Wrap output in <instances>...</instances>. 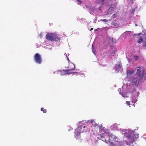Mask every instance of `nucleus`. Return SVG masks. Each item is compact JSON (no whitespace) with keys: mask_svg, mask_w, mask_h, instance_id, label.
I'll return each instance as SVG.
<instances>
[{"mask_svg":"<svg viewBox=\"0 0 146 146\" xmlns=\"http://www.w3.org/2000/svg\"><path fill=\"white\" fill-rule=\"evenodd\" d=\"M128 139L127 141H126V144L127 145H130L132 144L136 139L137 137L134 132L129 133L127 136Z\"/></svg>","mask_w":146,"mask_h":146,"instance_id":"obj_1","label":"nucleus"},{"mask_svg":"<svg viewBox=\"0 0 146 146\" xmlns=\"http://www.w3.org/2000/svg\"><path fill=\"white\" fill-rule=\"evenodd\" d=\"M46 38L49 40H56L58 39V36L56 34L53 33H48L46 36Z\"/></svg>","mask_w":146,"mask_h":146,"instance_id":"obj_2","label":"nucleus"},{"mask_svg":"<svg viewBox=\"0 0 146 146\" xmlns=\"http://www.w3.org/2000/svg\"><path fill=\"white\" fill-rule=\"evenodd\" d=\"M137 71L136 74L137 76L139 78H141L143 77L144 75V69L143 67H137L136 68Z\"/></svg>","mask_w":146,"mask_h":146,"instance_id":"obj_3","label":"nucleus"},{"mask_svg":"<svg viewBox=\"0 0 146 146\" xmlns=\"http://www.w3.org/2000/svg\"><path fill=\"white\" fill-rule=\"evenodd\" d=\"M140 79V78L138 76H135L134 77L132 78H131L130 79L129 81L131 83L133 82L137 86H138Z\"/></svg>","mask_w":146,"mask_h":146,"instance_id":"obj_4","label":"nucleus"},{"mask_svg":"<svg viewBox=\"0 0 146 146\" xmlns=\"http://www.w3.org/2000/svg\"><path fill=\"white\" fill-rule=\"evenodd\" d=\"M34 59L35 62L38 64H40L42 62L41 58L38 53L36 54L34 56Z\"/></svg>","mask_w":146,"mask_h":146,"instance_id":"obj_5","label":"nucleus"},{"mask_svg":"<svg viewBox=\"0 0 146 146\" xmlns=\"http://www.w3.org/2000/svg\"><path fill=\"white\" fill-rule=\"evenodd\" d=\"M98 127H99V130L100 131L101 133H103L106 136H108L109 133L107 129L104 127H103L102 125H99Z\"/></svg>","mask_w":146,"mask_h":146,"instance_id":"obj_6","label":"nucleus"},{"mask_svg":"<svg viewBox=\"0 0 146 146\" xmlns=\"http://www.w3.org/2000/svg\"><path fill=\"white\" fill-rule=\"evenodd\" d=\"M107 137H108V140L111 142V144H112L113 142L112 141H114L117 138L116 137L112 134H109L108 136H107Z\"/></svg>","mask_w":146,"mask_h":146,"instance_id":"obj_7","label":"nucleus"},{"mask_svg":"<svg viewBox=\"0 0 146 146\" xmlns=\"http://www.w3.org/2000/svg\"><path fill=\"white\" fill-rule=\"evenodd\" d=\"M112 144L113 146H122L123 142L119 141V140L117 138L112 143Z\"/></svg>","mask_w":146,"mask_h":146,"instance_id":"obj_8","label":"nucleus"},{"mask_svg":"<svg viewBox=\"0 0 146 146\" xmlns=\"http://www.w3.org/2000/svg\"><path fill=\"white\" fill-rule=\"evenodd\" d=\"M67 68L70 70H74L75 68V65L72 63H70L68 64Z\"/></svg>","mask_w":146,"mask_h":146,"instance_id":"obj_9","label":"nucleus"},{"mask_svg":"<svg viewBox=\"0 0 146 146\" xmlns=\"http://www.w3.org/2000/svg\"><path fill=\"white\" fill-rule=\"evenodd\" d=\"M107 136L106 135L104 134L103 133H101V134L98 135V138L99 139H101L104 137L106 138L107 137Z\"/></svg>","mask_w":146,"mask_h":146,"instance_id":"obj_10","label":"nucleus"},{"mask_svg":"<svg viewBox=\"0 0 146 146\" xmlns=\"http://www.w3.org/2000/svg\"><path fill=\"white\" fill-rule=\"evenodd\" d=\"M143 41V39L141 36L139 37L138 40L137 41V42L138 44H140Z\"/></svg>","mask_w":146,"mask_h":146,"instance_id":"obj_11","label":"nucleus"},{"mask_svg":"<svg viewBox=\"0 0 146 146\" xmlns=\"http://www.w3.org/2000/svg\"><path fill=\"white\" fill-rule=\"evenodd\" d=\"M88 121L89 122L92 123V124L94 126H96L98 125L97 123H95L94 120L93 119L91 120H89Z\"/></svg>","mask_w":146,"mask_h":146,"instance_id":"obj_12","label":"nucleus"},{"mask_svg":"<svg viewBox=\"0 0 146 146\" xmlns=\"http://www.w3.org/2000/svg\"><path fill=\"white\" fill-rule=\"evenodd\" d=\"M71 70H70L68 69L66 70V73H66V74H71L72 73H77V72H71Z\"/></svg>","mask_w":146,"mask_h":146,"instance_id":"obj_13","label":"nucleus"},{"mask_svg":"<svg viewBox=\"0 0 146 146\" xmlns=\"http://www.w3.org/2000/svg\"><path fill=\"white\" fill-rule=\"evenodd\" d=\"M66 70L61 71V74L62 75L66 74L67 73H66Z\"/></svg>","mask_w":146,"mask_h":146,"instance_id":"obj_14","label":"nucleus"},{"mask_svg":"<svg viewBox=\"0 0 146 146\" xmlns=\"http://www.w3.org/2000/svg\"><path fill=\"white\" fill-rule=\"evenodd\" d=\"M117 16V13H115L113 15H112V16H111V18H112L114 19Z\"/></svg>","mask_w":146,"mask_h":146,"instance_id":"obj_15","label":"nucleus"},{"mask_svg":"<svg viewBox=\"0 0 146 146\" xmlns=\"http://www.w3.org/2000/svg\"><path fill=\"white\" fill-rule=\"evenodd\" d=\"M40 110L41 111H43V112L44 113H46V109H44V108H41Z\"/></svg>","mask_w":146,"mask_h":146,"instance_id":"obj_16","label":"nucleus"},{"mask_svg":"<svg viewBox=\"0 0 146 146\" xmlns=\"http://www.w3.org/2000/svg\"><path fill=\"white\" fill-rule=\"evenodd\" d=\"M116 66L119 69H121V66L120 64H116Z\"/></svg>","mask_w":146,"mask_h":146,"instance_id":"obj_17","label":"nucleus"},{"mask_svg":"<svg viewBox=\"0 0 146 146\" xmlns=\"http://www.w3.org/2000/svg\"><path fill=\"white\" fill-rule=\"evenodd\" d=\"M144 39L145 40V43L143 44V47L146 46V37L144 38Z\"/></svg>","mask_w":146,"mask_h":146,"instance_id":"obj_18","label":"nucleus"},{"mask_svg":"<svg viewBox=\"0 0 146 146\" xmlns=\"http://www.w3.org/2000/svg\"><path fill=\"white\" fill-rule=\"evenodd\" d=\"M80 132L78 131L77 133V134L76 135V137H78V135H79L80 134Z\"/></svg>","mask_w":146,"mask_h":146,"instance_id":"obj_19","label":"nucleus"},{"mask_svg":"<svg viewBox=\"0 0 146 146\" xmlns=\"http://www.w3.org/2000/svg\"><path fill=\"white\" fill-rule=\"evenodd\" d=\"M133 70H131V71H127V73L128 74H133Z\"/></svg>","mask_w":146,"mask_h":146,"instance_id":"obj_20","label":"nucleus"},{"mask_svg":"<svg viewBox=\"0 0 146 146\" xmlns=\"http://www.w3.org/2000/svg\"><path fill=\"white\" fill-rule=\"evenodd\" d=\"M112 5H111V7L109 8L108 11L109 12H110L112 9L113 7H112Z\"/></svg>","mask_w":146,"mask_h":146,"instance_id":"obj_21","label":"nucleus"},{"mask_svg":"<svg viewBox=\"0 0 146 146\" xmlns=\"http://www.w3.org/2000/svg\"><path fill=\"white\" fill-rule=\"evenodd\" d=\"M92 50L93 52L94 53V54H95V53L96 52V51L93 48H92Z\"/></svg>","mask_w":146,"mask_h":146,"instance_id":"obj_22","label":"nucleus"},{"mask_svg":"<svg viewBox=\"0 0 146 146\" xmlns=\"http://www.w3.org/2000/svg\"><path fill=\"white\" fill-rule=\"evenodd\" d=\"M102 21L103 22H108V20L106 19H103L102 20Z\"/></svg>","mask_w":146,"mask_h":146,"instance_id":"obj_23","label":"nucleus"},{"mask_svg":"<svg viewBox=\"0 0 146 146\" xmlns=\"http://www.w3.org/2000/svg\"><path fill=\"white\" fill-rule=\"evenodd\" d=\"M126 102L127 103V104L128 105H129L130 104V102H129V101H127Z\"/></svg>","mask_w":146,"mask_h":146,"instance_id":"obj_24","label":"nucleus"},{"mask_svg":"<svg viewBox=\"0 0 146 146\" xmlns=\"http://www.w3.org/2000/svg\"><path fill=\"white\" fill-rule=\"evenodd\" d=\"M42 35L43 34L42 33H41L40 34L39 36L41 38H42Z\"/></svg>","mask_w":146,"mask_h":146,"instance_id":"obj_25","label":"nucleus"},{"mask_svg":"<svg viewBox=\"0 0 146 146\" xmlns=\"http://www.w3.org/2000/svg\"><path fill=\"white\" fill-rule=\"evenodd\" d=\"M141 35V33H138L137 34H135V35H136V36L137 35L138 36H140Z\"/></svg>","mask_w":146,"mask_h":146,"instance_id":"obj_26","label":"nucleus"},{"mask_svg":"<svg viewBox=\"0 0 146 146\" xmlns=\"http://www.w3.org/2000/svg\"><path fill=\"white\" fill-rule=\"evenodd\" d=\"M115 52V51H114L113 52H111V54L113 55L114 54Z\"/></svg>","mask_w":146,"mask_h":146,"instance_id":"obj_27","label":"nucleus"},{"mask_svg":"<svg viewBox=\"0 0 146 146\" xmlns=\"http://www.w3.org/2000/svg\"><path fill=\"white\" fill-rule=\"evenodd\" d=\"M76 0L78 2H80V3H82V2L80 0Z\"/></svg>","mask_w":146,"mask_h":146,"instance_id":"obj_28","label":"nucleus"},{"mask_svg":"<svg viewBox=\"0 0 146 146\" xmlns=\"http://www.w3.org/2000/svg\"><path fill=\"white\" fill-rule=\"evenodd\" d=\"M104 0H101V1L102 3L104 2Z\"/></svg>","mask_w":146,"mask_h":146,"instance_id":"obj_29","label":"nucleus"},{"mask_svg":"<svg viewBox=\"0 0 146 146\" xmlns=\"http://www.w3.org/2000/svg\"><path fill=\"white\" fill-rule=\"evenodd\" d=\"M109 14V13L108 12L107 13V14H106V15H108Z\"/></svg>","mask_w":146,"mask_h":146,"instance_id":"obj_30","label":"nucleus"},{"mask_svg":"<svg viewBox=\"0 0 146 146\" xmlns=\"http://www.w3.org/2000/svg\"><path fill=\"white\" fill-rule=\"evenodd\" d=\"M93 28H92L91 29H90V31H92V30H93Z\"/></svg>","mask_w":146,"mask_h":146,"instance_id":"obj_31","label":"nucleus"},{"mask_svg":"<svg viewBox=\"0 0 146 146\" xmlns=\"http://www.w3.org/2000/svg\"><path fill=\"white\" fill-rule=\"evenodd\" d=\"M66 56H67V55H66ZM67 57V59H68V61H69V59H68V57Z\"/></svg>","mask_w":146,"mask_h":146,"instance_id":"obj_32","label":"nucleus"},{"mask_svg":"<svg viewBox=\"0 0 146 146\" xmlns=\"http://www.w3.org/2000/svg\"><path fill=\"white\" fill-rule=\"evenodd\" d=\"M135 25H136V26H137V25L136 24H135Z\"/></svg>","mask_w":146,"mask_h":146,"instance_id":"obj_33","label":"nucleus"},{"mask_svg":"<svg viewBox=\"0 0 146 146\" xmlns=\"http://www.w3.org/2000/svg\"><path fill=\"white\" fill-rule=\"evenodd\" d=\"M92 47H93V45H92Z\"/></svg>","mask_w":146,"mask_h":146,"instance_id":"obj_34","label":"nucleus"},{"mask_svg":"<svg viewBox=\"0 0 146 146\" xmlns=\"http://www.w3.org/2000/svg\"><path fill=\"white\" fill-rule=\"evenodd\" d=\"M105 141H106V139H105Z\"/></svg>","mask_w":146,"mask_h":146,"instance_id":"obj_35","label":"nucleus"}]
</instances>
